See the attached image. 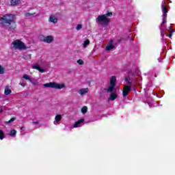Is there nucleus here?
<instances>
[{"label":"nucleus","instance_id":"nucleus-35","mask_svg":"<svg viewBox=\"0 0 175 175\" xmlns=\"http://www.w3.org/2000/svg\"><path fill=\"white\" fill-rule=\"evenodd\" d=\"M24 129V126L21 127V131H23Z\"/></svg>","mask_w":175,"mask_h":175},{"label":"nucleus","instance_id":"nucleus-28","mask_svg":"<svg viewBox=\"0 0 175 175\" xmlns=\"http://www.w3.org/2000/svg\"><path fill=\"white\" fill-rule=\"evenodd\" d=\"M160 31H161V36H164L165 35H166V32H165V29L161 28V29H160Z\"/></svg>","mask_w":175,"mask_h":175},{"label":"nucleus","instance_id":"nucleus-27","mask_svg":"<svg viewBox=\"0 0 175 175\" xmlns=\"http://www.w3.org/2000/svg\"><path fill=\"white\" fill-rule=\"evenodd\" d=\"M34 14H36L35 12H34V13L27 12V13L25 14V17H29V16H33Z\"/></svg>","mask_w":175,"mask_h":175},{"label":"nucleus","instance_id":"nucleus-21","mask_svg":"<svg viewBox=\"0 0 175 175\" xmlns=\"http://www.w3.org/2000/svg\"><path fill=\"white\" fill-rule=\"evenodd\" d=\"M87 111H88V107H87V106L83 107L81 109V113H83V114H85Z\"/></svg>","mask_w":175,"mask_h":175},{"label":"nucleus","instance_id":"nucleus-3","mask_svg":"<svg viewBox=\"0 0 175 175\" xmlns=\"http://www.w3.org/2000/svg\"><path fill=\"white\" fill-rule=\"evenodd\" d=\"M45 88H54L55 90H62L65 88V83L59 84L55 82H50L44 84Z\"/></svg>","mask_w":175,"mask_h":175},{"label":"nucleus","instance_id":"nucleus-11","mask_svg":"<svg viewBox=\"0 0 175 175\" xmlns=\"http://www.w3.org/2000/svg\"><path fill=\"white\" fill-rule=\"evenodd\" d=\"M88 91H90L88 88H82L78 91V94H79V95H85V94H88Z\"/></svg>","mask_w":175,"mask_h":175},{"label":"nucleus","instance_id":"nucleus-14","mask_svg":"<svg viewBox=\"0 0 175 175\" xmlns=\"http://www.w3.org/2000/svg\"><path fill=\"white\" fill-rule=\"evenodd\" d=\"M50 23H53V24H57L58 23V19L53 16H51L49 17Z\"/></svg>","mask_w":175,"mask_h":175},{"label":"nucleus","instance_id":"nucleus-5","mask_svg":"<svg viewBox=\"0 0 175 175\" xmlns=\"http://www.w3.org/2000/svg\"><path fill=\"white\" fill-rule=\"evenodd\" d=\"M116 83H117V77L116 76H112L110 79V86L107 89H104L107 92H113L116 91L114 88L116 87Z\"/></svg>","mask_w":175,"mask_h":175},{"label":"nucleus","instance_id":"nucleus-2","mask_svg":"<svg viewBox=\"0 0 175 175\" xmlns=\"http://www.w3.org/2000/svg\"><path fill=\"white\" fill-rule=\"evenodd\" d=\"M113 16V12H107L105 14L99 15L96 19V23H101L102 25H108L110 23V19L107 17H111Z\"/></svg>","mask_w":175,"mask_h":175},{"label":"nucleus","instance_id":"nucleus-17","mask_svg":"<svg viewBox=\"0 0 175 175\" xmlns=\"http://www.w3.org/2000/svg\"><path fill=\"white\" fill-rule=\"evenodd\" d=\"M55 120V121H54V124H55V122H59V121L62 120V116L59 114L56 115Z\"/></svg>","mask_w":175,"mask_h":175},{"label":"nucleus","instance_id":"nucleus-32","mask_svg":"<svg viewBox=\"0 0 175 175\" xmlns=\"http://www.w3.org/2000/svg\"><path fill=\"white\" fill-rule=\"evenodd\" d=\"M33 124H35V125H38L39 124V122H34Z\"/></svg>","mask_w":175,"mask_h":175},{"label":"nucleus","instance_id":"nucleus-15","mask_svg":"<svg viewBox=\"0 0 175 175\" xmlns=\"http://www.w3.org/2000/svg\"><path fill=\"white\" fill-rule=\"evenodd\" d=\"M124 80L125 81H127V85L129 86L132 85V83H133V81H132V79H131L130 77H125Z\"/></svg>","mask_w":175,"mask_h":175},{"label":"nucleus","instance_id":"nucleus-9","mask_svg":"<svg viewBox=\"0 0 175 175\" xmlns=\"http://www.w3.org/2000/svg\"><path fill=\"white\" fill-rule=\"evenodd\" d=\"M114 40H110V41L109 42L108 44L106 46L105 50H107V51H110L111 50H113V49H116V46L114 45H113Z\"/></svg>","mask_w":175,"mask_h":175},{"label":"nucleus","instance_id":"nucleus-33","mask_svg":"<svg viewBox=\"0 0 175 175\" xmlns=\"http://www.w3.org/2000/svg\"><path fill=\"white\" fill-rule=\"evenodd\" d=\"M172 36H173V35L169 34L168 38H170H170H172Z\"/></svg>","mask_w":175,"mask_h":175},{"label":"nucleus","instance_id":"nucleus-24","mask_svg":"<svg viewBox=\"0 0 175 175\" xmlns=\"http://www.w3.org/2000/svg\"><path fill=\"white\" fill-rule=\"evenodd\" d=\"M5 73V68L0 65V75Z\"/></svg>","mask_w":175,"mask_h":175},{"label":"nucleus","instance_id":"nucleus-16","mask_svg":"<svg viewBox=\"0 0 175 175\" xmlns=\"http://www.w3.org/2000/svg\"><path fill=\"white\" fill-rule=\"evenodd\" d=\"M4 94L5 95H10V94H12V90H10L9 86L5 87Z\"/></svg>","mask_w":175,"mask_h":175},{"label":"nucleus","instance_id":"nucleus-19","mask_svg":"<svg viewBox=\"0 0 175 175\" xmlns=\"http://www.w3.org/2000/svg\"><path fill=\"white\" fill-rule=\"evenodd\" d=\"M17 133V131L16 130H11L9 136H12V137H14L16 136V134Z\"/></svg>","mask_w":175,"mask_h":175},{"label":"nucleus","instance_id":"nucleus-12","mask_svg":"<svg viewBox=\"0 0 175 175\" xmlns=\"http://www.w3.org/2000/svg\"><path fill=\"white\" fill-rule=\"evenodd\" d=\"M32 68L33 69H36V70H38L39 72H41V73H44V72H46V70L44 69L40 68V66H39V65H38V64L33 65L32 66Z\"/></svg>","mask_w":175,"mask_h":175},{"label":"nucleus","instance_id":"nucleus-31","mask_svg":"<svg viewBox=\"0 0 175 175\" xmlns=\"http://www.w3.org/2000/svg\"><path fill=\"white\" fill-rule=\"evenodd\" d=\"M19 84H20V85H21L22 87H25V85H27V84H26V83H20Z\"/></svg>","mask_w":175,"mask_h":175},{"label":"nucleus","instance_id":"nucleus-18","mask_svg":"<svg viewBox=\"0 0 175 175\" xmlns=\"http://www.w3.org/2000/svg\"><path fill=\"white\" fill-rule=\"evenodd\" d=\"M18 3H20V0H11L10 1L11 6H16V5H18Z\"/></svg>","mask_w":175,"mask_h":175},{"label":"nucleus","instance_id":"nucleus-34","mask_svg":"<svg viewBox=\"0 0 175 175\" xmlns=\"http://www.w3.org/2000/svg\"><path fill=\"white\" fill-rule=\"evenodd\" d=\"M3 109H0V113H3Z\"/></svg>","mask_w":175,"mask_h":175},{"label":"nucleus","instance_id":"nucleus-1","mask_svg":"<svg viewBox=\"0 0 175 175\" xmlns=\"http://www.w3.org/2000/svg\"><path fill=\"white\" fill-rule=\"evenodd\" d=\"M1 20L3 27L8 28L10 31H14L17 27V24H16V15L14 14L3 15Z\"/></svg>","mask_w":175,"mask_h":175},{"label":"nucleus","instance_id":"nucleus-30","mask_svg":"<svg viewBox=\"0 0 175 175\" xmlns=\"http://www.w3.org/2000/svg\"><path fill=\"white\" fill-rule=\"evenodd\" d=\"M170 35H173V32H174V31L173 29H172V27H170Z\"/></svg>","mask_w":175,"mask_h":175},{"label":"nucleus","instance_id":"nucleus-23","mask_svg":"<svg viewBox=\"0 0 175 175\" xmlns=\"http://www.w3.org/2000/svg\"><path fill=\"white\" fill-rule=\"evenodd\" d=\"M23 79H25V80H29L30 83H32V79H31V77H29V75H23Z\"/></svg>","mask_w":175,"mask_h":175},{"label":"nucleus","instance_id":"nucleus-29","mask_svg":"<svg viewBox=\"0 0 175 175\" xmlns=\"http://www.w3.org/2000/svg\"><path fill=\"white\" fill-rule=\"evenodd\" d=\"M77 64H79V65H84V62L83 61V59H79L77 60Z\"/></svg>","mask_w":175,"mask_h":175},{"label":"nucleus","instance_id":"nucleus-26","mask_svg":"<svg viewBox=\"0 0 175 175\" xmlns=\"http://www.w3.org/2000/svg\"><path fill=\"white\" fill-rule=\"evenodd\" d=\"M82 28H83V25L81 24H79L76 27L77 31H80V29H81Z\"/></svg>","mask_w":175,"mask_h":175},{"label":"nucleus","instance_id":"nucleus-22","mask_svg":"<svg viewBox=\"0 0 175 175\" xmlns=\"http://www.w3.org/2000/svg\"><path fill=\"white\" fill-rule=\"evenodd\" d=\"M5 137V133L3 132V130L0 129V140H3Z\"/></svg>","mask_w":175,"mask_h":175},{"label":"nucleus","instance_id":"nucleus-8","mask_svg":"<svg viewBox=\"0 0 175 175\" xmlns=\"http://www.w3.org/2000/svg\"><path fill=\"white\" fill-rule=\"evenodd\" d=\"M41 40L44 42V43H53V42H54V37H53V36H47L46 37H44Z\"/></svg>","mask_w":175,"mask_h":175},{"label":"nucleus","instance_id":"nucleus-10","mask_svg":"<svg viewBox=\"0 0 175 175\" xmlns=\"http://www.w3.org/2000/svg\"><path fill=\"white\" fill-rule=\"evenodd\" d=\"M118 98V95L117 94V93L115 92H112L109 98H108V102H110L111 100H116V99H117Z\"/></svg>","mask_w":175,"mask_h":175},{"label":"nucleus","instance_id":"nucleus-25","mask_svg":"<svg viewBox=\"0 0 175 175\" xmlns=\"http://www.w3.org/2000/svg\"><path fill=\"white\" fill-rule=\"evenodd\" d=\"M16 121V118H12L10 120L6 122V124H12V122Z\"/></svg>","mask_w":175,"mask_h":175},{"label":"nucleus","instance_id":"nucleus-20","mask_svg":"<svg viewBox=\"0 0 175 175\" xmlns=\"http://www.w3.org/2000/svg\"><path fill=\"white\" fill-rule=\"evenodd\" d=\"M90 40L87 39L83 42V49H87V46H90Z\"/></svg>","mask_w":175,"mask_h":175},{"label":"nucleus","instance_id":"nucleus-13","mask_svg":"<svg viewBox=\"0 0 175 175\" xmlns=\"http://www.w3.org/2000/svg\"><path fill=\"white\" fill-rule=\"evenodd\" d=\"M84 122V118L79 120L77 122H75V123L73 125V128H78L80 124H83Z\"/></svg>","mask_w":175,"mask_h":175},{"label":"nucleus","instance_id":"nucleus-6","mask_svg":"<svg viewBox=\"0 0 175 175\" xmlns=\"http://www.w3.org/2000/svg\"><path fill=\"white\" fill-rule=\"evenodd\" d=\"M162 13H163V22L161 23V27H163V24L166 23V17H167V13L169 12V9L166 7L165 5H161Z\"/></svg>","mask_w":175,"mask_h":175},{"label":"nucleus","instance_id":"nucleus-7","mask_svg":"<svg viewBox=\"0 0 175 175\" xmlns=\"http://www.w3.org/2000/svg\"><path fill=\"white\" fill-rule=\"evenodd\" d=\"M131 91H132V88H131V86L124 85L123 88V92H122L123 98L128 96Z\"/></svg>","mask_w":175,"mask_h":175},{"label":"nucleus","instance_id":"nucleus-4","mask_svg":"<svg viewBox=\"0 0 175 175\" xmlns=\"http://www.w3.org/2000/svg\"><path fill=\"white\" fill-rule=\"evenodd\" d=\"M12 46L15 50H27V46L20 40H16L12 42Z\"/></svg>","mask_w":175,"mask_h":175}]
</instances>
